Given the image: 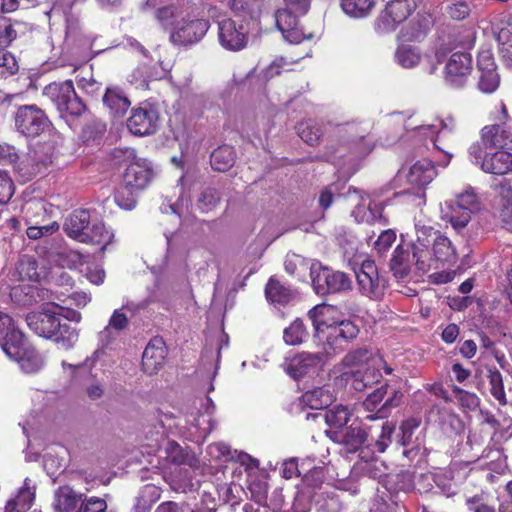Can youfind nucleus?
I'll list each match as a JSON object with an SVG mask.
<instances>
[{"label":"nucleus","mask_w":512,"mask_h":512,"mask_svg":"<svg viewBox=\"0 0 512 512\" xmlns=\"http://www.w3.org/2000/svg\"><path fill=\"white\" fill-rule=\"evenodd\" d=\"M236 153L232 146L221 145L214 149L210 155V164L213 170L226 172L233 167Z\"/></svg>","instance_id":"obj_37"},{"label":"nucleus","mask_w":512,"mask_h":512,"mask_svg":"<svg viewBox=\"0 0 512 512\" xmlns=\"http://www.w3.org/2000/svg\"><path fill=\"white\" fill-rule=\"evenodd\" d=\"M308 317L313 325V336L317 339L341 320V313L335 306L320 304L309 310Z\"/></svg>","instance_id":"obj_19"},{"label":"nucleus","mask_w":512,"mask_h":512,"mask_svg":"<svg viewBox=\"0 0 512 512\" xmlns=\"http://www.w3.org/2000/svg\"><path fill=\"white\" fill-rule=\"evenodd\" d=\"M44 289L33 285H22L12 288L10 296L19 306H32L42 297Z\"/></svg>","instance_id":"obj_40"},{"label":"nucleus","mask_w":512,"mask_h":512,"mask_svg":"<svg viewBox=\"0 0 512 512\" xmlns=\"http://www.w3.org/2000/svg\"><path fill=\"white\" fill-rule=\"evenodd\" d=\"M17 272L21 280L39 281L41 272L37 260L29 255H22L17 264Z\"/></svg>","instance_id":"obj_48"},{"label":"nucleus","mask_w":512,"mask_h":512,"mask_svg":"<svg viewBox=\"0 0 512 512\" xmlns=\"http://www.w3.org/2000/svg\"><path fill=\"white\" fill-rule=\"evenodd\" d=\"M395 431V424L385 421L381 426V433L374 444H368L367 448L373 447L372 452L384 453L392 442V435Z\"/></svg>","instance_id":"obj_51"},{"label":"nucleus","mask_w":512,"mask_h":512,"mask_svg":"<svg viewBox=\"0 0 512 512\" xmlns=\"http://www.w3.org/2000/svg\"><path fill=\"white\" fill-rule=\"evenodd\" d=\"M43 95L52 101L62 116L78 118L87 110L85 103L77 95L72 80L52 82L46 85Z\"/></svg>","instance_id":"obj_5"},{"label":"nucleus","mask_w":512,"mask_h":512,"mask_svg":"<svg viewBox=\"0 0 512 512\" xmlns=\"http://www.w3.org/2000/svg\"><path fill=\"white\" fill-rule=\"evenodd\" d=\"M475 34H441L435 44V55L439 59L457 48L470 49L474 46Z\"/></svg>","instance_id":"obj_26"},{"label":"nucleus","mask_w":512,"mask_h":512,"mask_svg":"<svg viewBox=\"0 0 512 512\" xmlns=\"http://www.w3.org/2000/svg\"><path fill=\"white\" fill-rule=\"evenodd\" d=\"M500 78L497 69L480 72L478 87L484 93H492L499 86Z\"/></svg>","instance_id":"obj_58"},{"label":"nucleus","mask_w":512,"mask_h":512,"mask_svg":"<svg viewBox=\"0 0 512 512\" xmlns=\"http://www.w3.org/2000/svg\"><path fill=\"white\" fill-rule=\"evenodd\" d=\"M328 357L330 356L324 350L317 353H299L288 363L287 373L295 380L313 375L322 368Z\"/></svg>","instance_id":"obj_15"},{"label":"nucleus","mask_w":512,"mask_h":512,"mask_svg":"<svg viewBox=\"0 0 512 512\" xmlns=\"http://www.w3.org/2000/svg\"><path fill=\"white\" fill-rule=\"evenodd\" d=\"M422 34H399L398 48L396 58L398 63L404 68H412L420 62V51L414 45L419 43Z\"/></svg>","instance_id":"obj_22"},{"label":"nucleus","mask_w":512,"mask_h":512,"mask_svg":"<svg viewBox=\"0 0 512 512\" xmlns=\"http://www.w3.org/2000/svg\"><path fill=\"white\" fill-rule=\"evenodd\" d=\"M107 507V502L103 498L85 495L78 512H107Z\"/></svg>","instance_id":"obj_62"},{"label":"nucleus","mask_w":512,"mask_h":512,"mask_svg":"<svg viewBox=\"0 0 512 512\" xmlns=\"http://www.w3.org/2000/svg\"><path fill=\"white\" fill-rule=\"evenodd\" d=\"M84 496L76 493L69 486H61L55 492L54 508L57 512H78Z\"/></svg>","instance_id":"obj_31"},{"label":"nucleus","mask_w":512,"mask_h":512,"mask_svg":"<svg viewBox=\"0 0 512 512\" xmlns=\"http://www.w3.org/2000/svg\"><path fill=\"white\" fill-rule=\"evenodd\" d=\"M481 169L485 173L505 175L512 172V153L498 150L490 155H485Z\"/></svg>","instance_id":"obj_29"},{"label":"nucleus","mask_w":512,"mask_h":512,"mask_svg":"<svg viewBox=\"0 0 512 512\" xmlns=\"http://www.w3.org/2000/svg\"><path fill=\"white\" fill-rule=\"evenodd\" d=\"M275 23L279 32H293L298 29L299 20L291 10L281 9L275 13Z\"/></svg>","instance_id":"obj_53"},{"label":"nucleus","mask_w":512,"mask_h":512,"mask_svg":"<svg viewBox=\"0 0 512 512\" xmlns=\"http://www.w3.org/2000/svg\"><path fill=\"white\" fill-rule=\"evenodd\" d=\"M247 34H218L220 44L227 50L239 51L247 45Z\"/></svg>","instance_id":"obj_57"},{"label":"nucleus","mask_w":512,"mask_h":512,"mask_svg":"<svg viewBox=\"0 0 512 512\" xmlns=\"http://www.w3.org/2000/svg\"><path fill=\"white\" fill-rule=\"evenodd\" d=\"M375 6V0H341V7L345 14L354 18L368 16Z\"/></svg>","instance_id":"obj_47"},{"label":"nucleus","mask_w":512,"mask_h":512,"mask_svg":"<svg viewBox=\"0 0 512 512\" xmlns=\"http://www.w3.org/2000/svg\"><path fill=\"white\" fill-rule=\"evenodd\" d=\"M104 107L112 118L123 117L131 102L119 87H108L102 97Z\"/></svg>","instance_id":"obj_27"},{"label":"nucleus","mask_w":512,"mask_h":512,"mask_svg":"<svg viewBox=\"0 0 512 512\" xmlns=\"http://www.w3.org/2000/svg\"><path fill=\"white\" fill-rule=\"evenodd\" d=\"M21 212L26 225L41 224L46 217L45 204L39 199L26 201Z\"/></svg>","instance_id":"obj_44"},{"label":"nucleus","mask_w":512,"mask_h":512,"mask_svg":"<svg viewBox=\"0 0 512 512\" xmlns=\"http://www.w3.org/2000/svg\"><path fill=\"white\" fill-rule=\"evenodd\" d=\"M309 336L308 330L302 319H295L283 331V340L287 345L296 346L304 343Z\"/></svg>","instance_id":"obj_46"},{"label":"nucleus","mask_w":512,"mask_h":512,"mask_svg":"<svg viewBox=\"0 0 512 512\" xmlns=\"http://www.w3.org/2000/svg\"><path fill=\"white\" fill-rule=\"evenodd\" d=\"M381 377L380 366L370 365L364 371L357 370L351 373V385L356 391H363L378 383Z\"/></svg>","instance_id":"obj_39"},{"label":"nucleus","mask_w":512,"mask_h":512,"mask_svg":"<svg viewBox=\"0 0 512 512\" xmlns=\"http://www.w3.org/2000/svg\"><path fill=\"white\" fill-rule=\"evenodd\" d=\"M335 400L334 394L328 386L316 387L306 391L301 402L310 409L321 410L329 407Z\"/></svg>","instance_id":"obj_34"},{"label":"nucleus","mask_w":512,"mask_h":512,"mask_svg":"<svg viewBox=\"0 0 512 512\" xmlns=\"http://www.w3.org/2000/svg\"><path fill=\"white\" fill-rule=\"evenodd\" d=\"M326 435L332 441L342 444L348 453L358 451L368 438L366 428L358 421H353L344 432L326 431Z\"/></svg>","instance_id":"obj_18"},{"label":"nucleus","mask_w":512,"mask_h":512,"mask_svg":"<svg viewBox=\"0 0 512 512\" xmlns=\"http://www.w3.org/2000/svg\"><path fill=\"white\" fill-rule=\"evenodd\" d=\"M396 239L397 234L395 230L387 229L382 231L373 244V251L378 257L385 258Z\"/></svg>","instance_id":"obj_52"},{"label":"nucleus","mask_w":512,"mask_h":512,"mask_svg":"<svg viewBox=\"0 0 512 512\" xmlns=\"http://www.w3.org/2000/svg\"><path fill=\"white\" fill-rule=\"evenodd\" d=\"M35 500V487L30 485V480L25 479L23 486L15 497L7 501L4 512H26Z\"/></svg>","instance_id":"obj_33"},{"label":"nucleus","mask_w":512,"mask_h":512,"mask_svg":"<svg viewBox=\"0 0 512 512\" xmlns=\"http://www.w3.org/2000/svg\"><path fill=\"white\" fill-rule=\"evenodd\" d=\"M359 334L358 326L349 319H341L316 340L322 344L326 355L335 356L343 351V343L355 339Z\"/></svg>","instance_id":"obj_9"},{"label":"nucleus","mask_w":512,"mask_h":512,"mask_svg":"<svg viewBox=\"0 0 512 512\" xmlns=\"http://www.w3.org/2000/svg\"><path fill=\"white\" fill-rule=\"evenodd\" d=\"M420 425L421 419L419 417H410L403 420L399 426L397 442L406 448L403 455L411 460L416 458L421 450L420 444H415L417 438L414 439V434Z\"/></svg>","instance_id":"obj_21"},{"label":"nucleus","mask_w":512,"mask_h":512,"mask_svg":"<svg viewBox=\"0 0 512 512\" xmlns=\"http://www.w3.org/2000/svg\"><path fill=\"white\" fill-rule=\"evenodd\" d=\"M262 6L263 0H232L231 4L234 17L247 25V31L259 29L258 17Z\"/></svg>","instance_id":"obj_25"},{"label":"nucleus","mask_w":512,"mask_h":512,"mask_svg":"<svg viewBox=\"0 0 512 512\" xmlns=\"http://www.w3.org/2000/svg\"><path fill=\"white\" fill-rule=\"evenodd\" d=\"M359 292L372 299L379 300L384 296L387 287L386 279L379 274L377 265L373 260H365L355 270Z\"/></svg>","instance_id":"obj_10"},{"label":"nucleus","mask_w":512,"mask_h":512,"mask_svg":"<svg viewBox=\"0 0 512 512\" xmlns=\"http://www.w3.org/2000/svg\"><path fill=\"white\" fill-rule=\"evenodd\" d=\"M101 38L102 35H97L93 38L90 44V49L92 50L93 54H99L111 48L122 46L124 49L136 50L144 56H147V50L132 37H123V40L120 43L111 42L109 45L98 44Z\"/></svg>","instance_id":"obj_42"},{"label":"nucleus","mask_w":512,"mask_h":512,"mask_svg":"<svg viewBox=\"0 0 512 512\" xmlns=\"http://www.w3.org/2000/svg\"><path fill=\"white\" fill-rule=\"evenodd\" d=\"M473 72V59L468 52H454L444 68L445 81L455 87H464Z\"/></svg>","instance_id":"obj_13"},{"label":"nucleus","mask_w":512,"mask_h":512,"mask_svg":"<svg viewBox=\"0 0 512 512\" xmlns=\"http://www.w3.org/2000/svg\"><path fill=\"white\" fill-rule=\"evenodd\" d=\"M415 0H391L387 3L376 20L375 29L379 31H394L416 9Z\"/></svg>","instance_id":"obj_11"},{"label":"nucleus","mask_w":512,"mask_h":512,"mask_svg":"<svg viewBox=\"0 0 512 512\" xmlns=\"http://www.w3.org/2000/svg\"><path fill=\"white\" fill-rule=\"evenodd\" d=\"M51 122L40 107L36 104L21 105L14 113L15 129L27 138H35L43 134Z\"/></svg>","instance_id":"obj_7"},{"label":"nucleus","mask_w":512,"mask_h":512,"mask_svg":"<svg viewBox=\"0 0 512 512\" xmlns=\"http://www.w3.org/2000/svg\"><path fill=\"white\" fill-rule=\"evenodd\" d=\"M220 202V194L215 188H206L198 199V207L202 212H208Z\"/></svg>","instance_id":"obj_59"},{"label":"nucleus","mask_w":512,"mask_h":512,"mask_svg":"<svg viewBox=\"0 0 512 512\" xmlns=\"http://www.w3.org/2000/svg\"><path fill=\"white\" fill-rule=\"evenodd\" d=\"M155 17L164 29H168L174 25L178 17V9L174 5L161 7L156 10Z\"/></svg>","instance_id":"obj_61"},{"label":"nucleus","mask_w":512,"mask_h":512,"mask_svg":"<svg viewBox=\"0 0 512 512\" xmlns=\"http://www.w3.org/2000/svg\"><path fill=\"white\" fill-rule=\"evenodd\" d=\"M296 129L299 137L310 146L318 145L324 134L322 125L310 119L299 122Z\"/></svg>","instance_id":"obj_41"},{"label":"nucleus","mask_w":512,"mask_h":512,"mask_svg":"<svg viewBox=\"0 0 512 512\" xmlns=\"http://www.w3.org/2000/svg\"><path fill=\"white\" fill-rule=\"evenodd\" d=\"M14 194V183L8 172L0 170V204H6Z\"/></svg>","instance_id":"obj_64"},{"label":"nucleus","mask_w":512,"mask_h":512,"mask_svg":"<svg viewBox=\"0 0 512 512\" xmlns=\"http://www.w3.org/2000/svg\"><path fill=\"white\" fill-rule=\"evenodd\" d=\"M452 392L458 404L466 411H475L480 403L475 393L468 392L458 386H453Z\"/></svg>","instance_id":"obj_54"},{"label":"nucleus","mask_w":512,"mask_h":512,"mask_svg":"<svg viewBox=\"0 0 512 512\" xmlns=\"http://www.w3.org/2000/svg\"><path fill=\"white\" fill-rule=\"evenodd\" d=\"M388 388L389 385L385 383L371 392L364 400L363 406L367 411H376V415H368V419L384 418L389 414L391 408L401 404L403 394L397 390H392L391 395L383 402L388 394Z\"/></svg>","instance_id":"obj_14"},{"label":"nucleus","mask_w":512,"mask_h":512,"mask_svg":"<svg viewBox=\"0 0 512 512\" xmlns=\"http://www.w3.org/2000/svg\"><path fill=\"white\" fill-rule=\"evenodd\" d=\"M3 352L17 362L26 373H35L43 365L39 352L29 342L25 334L15 324L8 332L0 337Z\"/></svg>","instance_id":"obj_4"},{"label":"nucleus","mask_w":512,"mask_h":512,"mask_svg":"<svg viewBox=\"0 0 512 512\" xmlns=\"http://www.w3.org/2000/svg\"><path fill=\"white\" fill-rule=\"evenodd\" d=\"M383 359L371 349L359 347L349 351L342 359V363L346 367L354 366H380Z\"/></svg>","instance_id":"obj_35"},{"label":"nucleus","mask_w":512,"mask_h":512,"mask_svg":"<svg viewBox=\"0 0 512 512\" xmlns=\"http://www.w3.org/2000/svg\"><path fill=\"white\" fill-rule=\"evenodd\" d=\"M212 24L216 25L218 32H241L247 30V25L241 19H232L225 15L219 16Z\"/></svg>","instance_id":"obj_56"},{"label":"nucleus","mask_w":512,"mask_h":512,"mask_svg":"<svg viewBox=\"0 0 512 512\" xmlns=\"http://www.w3.org/2000/svg\"><path fill=\"white\" fill-rule=\"evenodd\" d=\"M311 56L310 51L300 53L295 59L288 61L285 57H277L272 63L265 69L264 76L267 79H271L275 76H279L282 71H290L285 67L291 64L298 63L301 59Z\"/></svg>","instance_id":"obj_49"},{"label":"nucleus","mask_w":512,"mask_h":512,"mask_svg":"<svg viewBox=\"0 0 512 512\" xmlns=\"http://www.w3.org/2000/svg\"><path fill=\"white\" fill-rule=\"evenodd\" d=\"M113 234L107 230L104 223L94 222L89 225V229L84 233L81 243L93 244L100 246L101 250H104L106 246L111 242Z\"/></svg>","instance_id":"obj_38"},{"label":"nucleus","mask_w":512,"mask_h":512,"mask_svg":"<svg viewBox=\"0 0 512 512\" xmlns=\"http://www.w3.org/2000/svg\"><path fill=\"white\" fill-rule=\"evenodd\" d=\"M486 379L490 394L499 402L500 405L507 404L501 372L496 367H487Z\"/></svg>","instance_id":"obj_45"},{"label":"nucleus","mask_w":512,"mask_h":512,"mask_svg":"<svg viewBox=\"0 0 512 512\" xmlns=\"http://www.w3.org/2000/svg\"><path fill=\"white\" fill-rule=\"evenodd\" d=\"M90 213L87 209H75L64 221L63 229L66 235L78 242L89 229Z\"/></svg>","instance_id":"obj_28"},{"label":"nucleus","mask_w":512,"mask_h":512,"mask_svg":"<svg viewBox=\"0 0 512 512\" xmlns=\"http://www.w3.org/2000/svg\"><path fill=\"white\" fill-rule=\"evenodd\" d=\"M422 229L431 230V233L427 232L430 235L428 238L430 240L431 267L435 264V268H438V263L454 264L457 260V253L451 240L431 227Z\"/></svg>","instance_id":"obj_17"},{"label":"nucleus","mask_w":512,"mask_h":512,"mask_svg":"<svg viewBox=\"0 0 512 512\" xmlns=\"http://www.w3.org/2000/svg\"><path fill=\"white\" fill-rule=\"evenodd\" d=\"M75 36L76 34H50L47 43L50 44L54 56L88 57L84 54V48L76 45Z\"/></svg>","instance_id":"obj_24"},{"label":"nucleus","mask_w":512,"mask_h":512,"mask_svg":"<svg viewBox=\"0 0 512 512\" xmlns=\"http://www.w3.org/2000/svg\"><path fill=\"white\" fill-rule=\"evenodd\" d=\"M265 296L268 302L285 306L294 297L293 290L276 276H271L265 286Z\"/></svg>","instance_id":"obj_30"},{"label":"nucleus","mask_w":512,"mask_h":512,"mask_svg":"<svg viewBox=\"0 0 512 512\" xmlns=\"http://www.w3.org/2000/svg\"><path fill=\"white\" fill-rule=\"evenodd\" d=\"M351 417V411L342 404L335 405L325 413V422L330 427L328 431H339L344 428Z\"/></svg>","instance_id":"obj_43"},{"label":"nucleus","mask_w":512,"mask_h":512,"mask_svg":"<svg viewBox=\"0 0 512 512\" xmlns=\"http://www.w3.org/2000/svg\"><path fill=\"white\" fill-rule=\"evenodd\" d=\"M492 123L481 129V139L486 148L512 149V117L504 102L491 114Z\"/></svg>","instance_id":"obj_6"},{"label":"nucleus","mask_w":512,"mask_h":512,"mask_svg":"<svg viewBox=\"0 0 512 512\" xmlns=\"http://www.w3.org/2000/svg\"><path fill=\"white\" fill-rule=\"evenodd\" d=\"M458 126L452 116H446L439 120V130L433 141L434 146L447 156L448 161L452 157V149L456 144Z\"/></svg>","instance_id":"obj_23"},{"label":"nucleus","mask_w":512,"mask_h":512,"mask_svg":"<svg viewBox=\"0 0 512 512\" xmlns=\"http://www.w3.org/2000/svg\"><path fill=\"white\" fill-rule=\"evenodd\" d=\"M78 88L91 98H98L102 92V83L95 79L92 66L83 67L76 76Z\"/></svg>","instance_id":"obj_36"},{"label":"nucleus","mask_w":512,"mask_h":512,"mask_svg":"<svg viewBox=\"0 0 512 512\" xmlns=\"http://www.w3.org/2000/svg\"><path fill=\"white\" fill-rule=\"evenodd\" d=\"M470 219L471 214L468 213L467 208H458L454 205L450 206L449 221L454 228L460 229L465 227Z\"/></svg>","instance_id":"obj_63"},{"label":"nucleus","mask_w":512,"mask_h":512,"mask_svg":"<svg viewBox=\"0 0 512 512\" xmlns=\"http://www.w3.org/2000/svg\"><path fill=\"white\" fill-rule=\"evenodd\" d=\"M0 161L13 165L26 179L36 176L41 172L42 168H47L51 163V160L48 158H38L37 152H34L33 155H27L25 159L18 163L19 155L16 148L6 143L0 144Z\"/></svg>","instance_id":"obj_12"},{"label":"nucleus","mask_w":512,"mask_h":512,"mask_svg":"<svg viewBox=\"0 0 512 512\" xmlns=\"http://www.w3.org/2000/svg\"><path fill=\"white\" fill-rule=\"evenodd\" d=\"M167 356V347L162 337H153L142 355V369L147 374H154L163 366Z\"/></svg>","instance_id":"obj_20"},{"label":"nucleus","mask_w":512,"mask_h":512,"mask_svg":"<svg viewBox=\"0 0 512 512\" xmlns=\"http://www.w3.org/2000/svg\"><path fill=\"white\" fill-rule=\"evenodd\" d=\"M498 43V54L501 60L512 67V34H493Z\"/></svg>","instance_id":"obj_55"},{"label":"nucleus","mask_w":512,"mask_h":512,"mask_svg":"<svg viewBox=\"0 0 512 512\" xmlns=\"http://www.w3.org/2000/svg\"><path fill=\"white\" fill-rule=\"evenodd\" d=\"M427 229L417 230L415 241H406L401 235L389 262V268L397 279H405L415 264L418 270L427 271L431 268L430 240ZM431 233V230H429Z\"/></svg>","instance_id":"obj_2"},{"label":"nucleus","mask_w":512,"mask_h":512,"mask_svg":"<svg viewBox=\"0 0 512 512\" xmlns=\"http://www.w3.org/2000/svg\"><path fill=\"white\" fill-rule=\"evenodd\" d=\"M313 283L317 293L322 295L346 291L352 286L351 279L346 273L327 267L318 272Z\"/></svg>","instance_id":"obj_16"},{"label":"nucleus","mask_w":512,"mask_h":512,"mask_svg":"<svg viewBox=\"0 0 512 512\" xmlns=\"http://www.w3.org/2000/svg\"><path fill=\"white\" fill-rule=\"evenodd\" d=\"M155 171L152 163L143 158H135L126 167L122 182L114 193L115 203L126 210L135 208L140 192L153 181Z\"/></svg>","instance_id":"obj_3"},{"label":"nucleus","mask_w":512,"mask_h":512,"mask_svg":"<svg viewBox=\"0 0 512 512\" xmlns=\"http://www.w3.org/2000/svg\"><path fill=\"white\" fill-rule=\"evenodd\" d=\"M59 224L54 221L51 224L42 225L41 224H32L28 225L26 234L29 239L37 240L45 235H52L59 230Z\"/></svg>","instance_id":"obj_60"},{"label":"nucleus","mask_w":512,"mask_h":512,"mask_svg":"<svg viewBox=\"0 0 512 512\" xmlns=\"http://www.w3.org/2000/svg\"><path fill=\"white\" fill-rule=\"evenodd\" d=\"M434 176L433 162L428 159H422L411 166L407 174V182L415 187L422 188L428 185Z\"/></svg>","instance_id":"obj_32"},{"label":"nucleus","mask_w":512,"mask_h":512,"mask_svg":"<svg viewBox=\"0 0 512 512\" xmlns=\"http://www.w3.org/2000/svg\"><path fill=\"white\" fill-rule=\"evenodd\" d=\"M502 207L500 216L504 223L512 222V185L508 181H503L499 186Z\"/></svg>","instance_id":"obj_50"},{"label":"nucleus","mask_w":512,"mask_h":512,"mask_svg":"<svg viewBox=\"0 0 512 512\" xmlns=\"http://www.w3.org/2000/svg\"><path fill=\"white\" fill-rule=\"evenodd\" d=\"M81 319L80 312L55 303L44 304L39 311L26 316L30 330L39 337L53 341L63 350H70L77 343L79 331L71 322L77 324Z\"/></svg>","instance_id":"obj_1"},{"label":"nucleus","mask_w":512,"mask_h":512,"mask_svg":"<svg viewBox=\"0 0 512 512\" xmlns=\"http://www.w3.org/2000/svg\"><path fill=\"white\" fill-rule=\"evenodd\" d=\"M128 131L138 137L154 135L160 127L158 107L148 101L133 107L126 121Z\"/></svg>","instance_id":"obj_8"}]
</instances>
